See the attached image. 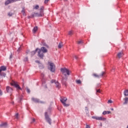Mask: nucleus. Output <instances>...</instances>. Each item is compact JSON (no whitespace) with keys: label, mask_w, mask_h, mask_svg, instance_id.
Listing matches in <instances>:
<instances>
[{"label":"nucleus","mask_w":128,"mask_h":128,"mask_svg":"<svg viewBox=\"0 0 128 128\" xmlns=\"http://www.w3.org/2000/svg\"><path fill=\"white\" fill-rule=\"evenodd\" d=\"M60 72L65 77H62V82L63 86H64L66 88V86L68 83L66 82L68 81V76H70V71L66 68H61Z\"/></svg>","instance_id":"1"},{"label":"nucleus","mask_w":128,"mask_h":128,"mask_svg":"<svg viewBox=\"0 0 128 128\" xmlns=\"http://www.w3.org/2000/svg\"><path fill=\"white\" fill-rule=\"evenodd\" d=\"M46 52H48V50L44 47H42L40 49H38V56L40 58H44V53L46 54Z\"/></svg>","instance_id":"2"},{"label":"nucleus","mask_w":128,"mask_h":128,"mask_svg":"<svg viewBox=\"0 0 128 128\" xmlns=\"http://www.w3.org/2000/svg\"><path fill=\"white\" fill-rule=\"evenodd\" d=\"M48 68L52 72H54L56 70V65L53 62H48Z\"/></svg>","instance_id":"3"},{"label":"nucleus","mask_w":128,"mask_h":128,"mask_svg":"<svg viewBox=\"0 0 128 128\" xmlns=\"http://www.w3.org/2000/svg\"><path fill=\"white\" fill-rule=\"evenodd\" d=\"M4 70H6V66H1L0 68V78L2 76H4V78L6 76V74L5 73H2V72H4Z\"/></svg>","instance_id":"4"},{"label":"nucleus","mask_w":128,"mask_h":128,"mask_svg":"<svg viewBox=\"0 0 128 128\" xmlns=\"http://www.w3.org/2000/svg\"><path fill=\"white\" fill-rule=\"evenodd\" d=\"M66 100H68V98L66 97H62L60 99V101L64 106H69L70 104H66Z\"/></svg>","instance_id":"5"},{"label":"nucleus","mask_w":128,"mask_h":128,"mask_svg":"<svg viewBox=\"0 0 128 128\" xmlns=\"http://www.w3.org/2000/svg\"><path fill=\"white\" fill-rule=\"evenodd\" d=\"M106 74V72H102L100 74H98L96 73H93L92 76H94V78H102Z\"/></svg>","instance_id":"6"},{"label":"nucleus","mask_w":128,"mask_h":128,"mask_svg":"<svg viewBox=\"0 0 128 128\" xmlns=\"http://www.w3.org/2000/svg\"><path fill=\"white\" fill-rule=\"evenodd\" d=\"M44 116H45V119L46 120V122H48L50 124H52V120L48 116V112H45Z\"/></svg>","instance_id":"7"},{"label":"nucleus","mask_w":128,"mask_h":128,"mask_svg":"<svg viewBox=\"0 0 128 128\" xmlns=\"http://www.w3.org/2000/svg\"><path fill=\"white\" fill-rule=\"evenodd\" d=\"M92 118L94 120H106V118H104L102 116H92Z\"/></svg>","instance_id":"8"},{"label":"nucleus","mask_w":128,"mask_h":128,"mask_svg":"<svg viewBox=\"0 0 128 128\" xmlns=\"http://www.w3.org/2000/svg\"><path fill=\"white\" fill-rule=\"evenodd\" d=\"M11 86H15V88H16L17 90H22V88H20V85H18L16 82H14L11 83Z\"/></svg>","instance_id":"9"},{"label":"nucleus","mask_w":128,"mask_h":128,"mask_svg":"<svg viewBox=\"0 0 128 128\" xmlns=\"http://www.w3.org/2000/svg\"><path fill=\"white\" fill-rule=\"evenodd\" d=\"M44 16V13H40V14L38 12L36 13H34L32 14V16L33 18H34V16Z\"/></svg>","instance_id":"10"},{"label":"nucleus","mask_w":128,"mask_h":128,"mask_svg":"<svg viewBox=\"0 0 128 128\" xmlns=\"http://www.w3.org/2000/svg\"><path fill=\"white\" fill-rule=\"evenodd\" d=\"M16 2V0H7L5 2V5L8 6L10 4H12V2Z\"/></svg>","instance_id":"11"},{"label":"nucleus","mask_w":128,"mask_h":128,"mask_svg":"<svg viewBox=\"0 0 128 128\" xmlns=\"http://www.w3.org/2000/svg\"><path fill=\"white\" fill-rule=\"evenodd\" d=\"M6 90L7 92H9L10 94V92H12V88H10L9 86H7L6 88Z\"/></svg>","instance_id":"12"},{"label":"nucleus","mask_w":128,"mask_h":128,"mask_svg":"<svg viewBox=\"0 0 128 128\" xmlns=\"http://www.w3.org/2000/svg\"><path fill=\"white\" fill-rule=\"evenodd\" d=\"M124 102L123 103L124 104H128V97H126L125 98H124Z\"/></svg>","instance_id":"13"},{"label":"nucleus","mask_w":128,"mask_h":128,"mask_svg":"<svg viewBox=\"0 0 128 128\" xmlns=\"http://www.w3.org/2000/svg\"><path fill=\"white\" fill-rule=\"evenodd\" d=\"M122 56H124V53H122V52H120L118 53V54H117V56L119 58H122Z\"/></svg>","instance_id":"14"},{"label":"nucleus","mask_w":128,"mask_h":128,"mask_svg":"<svg viewBox=\"0 0 128 128\" xmlns=\"http://www.w3.org/2000/svg\"><path fill=\"white\" fill-rule=\"evenodd\" d=\"M32 100H33V102H40V100L38 98H32Z\"/></svg>","instance_id":"15"},{"label":"nucleus","mask_w":128,"mask_h":128,"mask_svg":"<svg viewBox=\"0 0 128 128\" xmlns=\"http://www.w3.org/2000/svg\"><path fill=\"white\" fill-rule=\"evenodd\" d=\"M8 126V124H6V122H4V123H2V124H1L0 125V126L3 127V128H6V126Z\"/></svg>","instance_id":"16"},{"label":"nucleus","mask_w":128,"mask_h":128,"mask_svg":"<svg viewBox=\"0 0 128 128\" xmlns=\"http://www.w3.org/2000/svg\"><path fill=\"white\" fill-rule=\"evenodd\" d=\"M55 84H56V87L58 88H60V83H58V82H56Z\"/></svg>","instance_id":"17"},{"label":"nucleus","mask_w":128,"mask_h":128,"mask_svg":"<svg viewBox=\"0 0 128 128\" xmlns=\"http://www.w3.org/2000/svg\"><path fill=\"white\" fill-rule=\"evenodd\" d=\"M38 49L36 48V50L32 51L31 52L32 56H34V54H36V52H38Z\"/></svg>","instance_id":"18"},{"label":"nucleus","mask_w":128,"mask_h":128,"mask_svg":"<svg viewBox=\"0 0 128 128\" xmlns=\"http://www.w3.org/2000/svg\"><path fill=\"white\" fill-rule=\"evenodd\" d=\"M124 94L126 96H128V90H125L124 92Z\"/></svg>","instance_id":"19"},{"label":"nucleus","mask_w":128,"mask_h":128,"mask_svg":"<svg viewBox=\"0 0 128 128\" xmlns=\"http://www.w3.org/2000/svg\"><path fill=\"white\" fill-rule=\"evenodd\" d=\"M64 46V45H62V43L61 42L59 43V44L58 46V48H62Z\"/></svg>","instance_id":"20"},{"label":"nucleus","mask_w":128,"mask_h":128,"mask_svg":"<svg viewBox=\"0 0 128 128\" xmlns=\"http://www.w3.org/2000/svg\"><path fill=\"white\" fill-rule=\"evenodd\" d=\"M36 30H38V26H35L33 29V32H36Z\"/></svg>","instance_id":"21"},{"label":"nucleus","mask_w":128,"mask_h":128,"mask_svg":"<svg viewBox=\"0 0 128 128\" xmlns=\"http://www.w3.org/2000/svg\"><path fill=\"white\" fill-rule=\"evenodd\" d=\"M44 10V6H42L40 10V14H44V11H42Z\"/></svg>","instance_id":"22"},{"label":"nucleus","mask_w":128,"mask_h":128,"mask_svg":"<svg viewBox=\"0 0 128 128\" xmlns=\"http://www.w3.org/2000/svg\"><path fill=\"white\" fill-rule=\"evenodd\" d=\"M24 8H22V13L24 14V16H26V13L24 12Z\"/></svg>","instance_id":"23"},{"label":"nucleus","mask_w":128,"mask_h":128,"mask_svg":"<svg viewBox=\"0 0 128 128\" xmlns=\"http://www.w3.org/2000/svg\"><path fill=\"white\" fill-rule=\"evenodd\" d=\"M76 84H82V81H80V80H76Z\"/></svg>","instance_id":"24"},{"label":"nucleus","mask_w":128,"mask_h":128,"mask_svg":"<svg viewBox=\"0 0 128 128\" xmlns=\"http://www.w3.org/2000/svg\"><path fill=\"white\" fill-rule=\"evenodd\" d=\"M40 6H38V5H36V6L34 7V10H38Z\"/></svg>","instance_id":"25"},{"label":"nucleus","mask_w":128,"mask_h":128,"mask_svg":"<svg viewBox=\"0 0 128 128\" xmlns=\"http://www.w3.org/2000/svg\"><path fill=\"white\" fill-rule=\"evenodd\" d=\"M72 34H73L72 31H70V32H68V34L69 36H72Z\"/></svg>","instance_id":"26"},{"label":"nucleus","mask_w":128,"mask_h":128,"mask_svg":"<svg viewBox=\"0 0 128 128\" xmlns=\"http://www.w3.org/2000/svg\"><path fill=\"white\" fill-rule=\"evenodd\" d=\"M83 44V42L82 40H79L78 42V44Z\"/></svg>","instance_id":"27"},{"label":"nucleus","mask_w":128,"mask_h":128,"mask_svg":"<svg viewBox=\"0 0 128 128\" xmlns=\"http://www.w3.org/2000/svg\"><path fill=\"white\" fill-rule=\"evenodd\" d=\"M12 14H14L10 12L9 13H8V16H12Z\"/></svg>","instance_id":"28"},{"label":"nucleus","mask_w":128,"mask_h":128,"mask_svg":"<svg viewBox=\"0 0 128 128\" xmlns=\"http://www.w3.org/2000/svg\"><path fill=\"white\" fill-rule=\"evenodd\" d=\"M15 118H16V120H18V114H16L15 115Z\"/></svg>","instance_id":"29"},{"label":"nucleus","mask_w":128,"mask_h":128,"mask_svg":"<svg viewBox=\"0 0 128 128\" xmlns=\"http://www.w3.org/2000/svg\"><path fill=\"white\" fill-rule=\"evenodd\" d=\"M2 96V91L0 89V96Z\"/></svg>","instance_id":"30"},{"label":"nucleus","mask_w":128,"mask_h":128,"mask_svg":"<svg viewBox=\"0 0 128 128\" xmlns=\"http://www.w3.org/2000/svg\"><path fill=\"white\" fill-rule=\"evenodd\" d=\"M108 104H112V100H108Z\"/></svg>","instance_id":"31"},{"label":"nucleus","mask_w":128,"mask_h":128,"mask_svg":"<svg viewBox=\"0 0 128 128\" xmlns=\"http://www.w3.org/2000/svg\"><path fill=\"white\" fill-rule=\"evenodd\" d=\"M107 114L106 111H104L103 112H102V114H104V116L106 115V114Z\"/></svg>","instance_id":"32"},{"label":"nucleus","mask_w":128,"mask_h":128,"mask_svg":"<svg viewBox=\"0 0 128 128\" xmlns=\"http://www.w3.org/2000/svg\"><path fill=\"white\" fill-rule=\"evenodd\" d=\"M48 2H50V0H45L44 2V4H48Z\"/></svg>","instance_id":"33"},{"label":"nucleus","mask_w":128,"mask_h":128,"mask_svg":"<svg viewBox=\"0 0 128 128\" xmlns=\"http://www.w3.org/2000/svg\"><path fill=\"white\" fill-rule=\"evenodd\" d=\"M26 92H28V94H30V90L28 88L26 89Z\"/></svg>","instance_id":"34"},{"label":"nucleus","mask_w":128,"mask_h":128,"mask_svg":"<svg viewBox=\"0 0 128 128\" xmlns=\"http://www.w3.org/2000/svg\"><path fill=\"white\" fill-rule=\"evenodd\" d=\"M96 92H100V90H96Z\"/></svg>","instance_id":"35"},{"label":"nucleus","mask_w":128,"mask_h":128,"mask_svg":"<svg viewBox=\"0 0 128 128\" xmlns=\"http://www.w3.org/2000/svg\"><path fill=\"white\" fill-rule=\"evenodd\" d=\"M11 58H12V55L11 54L10 55V59L11 60Z\"/></svg>","instance_id":"36"},{"label":"nucleus","mask_w":128,"mask_h":128,"mask_svg":"<svg viewBox=\"0 0 128 128\" xmlns=\"http://www.w3.org/2000/svg\"><path fill=\"white\" fill-rule=\"evenodd\" d=\"M24 60H25V62H28V58H24Z\"/></svg>","instance_id":"37"},{"label":"nucleus","mask_w":128,"mask_h":128,"mask_svg":"<svg viewBox=\"0 0 128 128\" xmlns=\"http://www.w3.org/2000/svg\"><path fill=\"white\" fill-rule=\"evenodd\" d=\"M50 82H51V84H54V80H52L50 81Z\"/></svg>","instance_id":"38"},{"label":"nucleus","mask_w":128,"mask_h":128,"mask_svg":"<svg viewBox=\"0 0 128 128\" xmlns=\"http://www.w3.org/2000/svg\"><path fill=\"white\" fill-rule=\"evenodd\" d=\"M86 128H90V127L88 125H86Z\"/></svg>","instance_id":"39"},{"label":"nucleus","mask_w":128,"mask_h":128,"mask_svg":"<svg viewBox=\"0 0 128 128\" xmlns=\"http://www.w3.org/2000/svg\"><path fill=\"white\" fill-rule=\"evenodd\" d=\"M106 112H107V114H110V111H106Z\"/></svg>","instance_id":"40"},{"label":"nucleus","mask_w":128,"mask_h":128,"mask_svg":"<svg viewBox=\"0 0 128 128\" xmlns=\"http://www.w3.org/2000/svg\"><path fill=\"white\" fill-rule=\"evenodd\" d=\"M36 122V119L33 118L32 122Z\"/></svg>","instance_id":"41"},{"label":"nucleus","mask_w":128,"mask_h":128,"mask_svg":"<svg viewBox=\"0 0 128 128\" xmlns=\"http://www.w3.org/2000/svg\"><path fill=\"white\" fill-rule=\"evenodd\" d=\"M19 50H20V48H18V52Z\"/></svg>","instance_id":"42"},{"label":"nucleus","mask_w":128,"mask_h":128,"mask_svg":"<svg viewBox=\"0 0 128 128\" xmlns=\"http://www.w3.org/2000/svg\"><path fill=\"white\" fill-rule=\"evenodd\" d=\"M40 102L41 104H44V102Z\"/></svg>","instance_id":"43"},{"label":"nucleus","mask_w":128,"mask_h":128,"mask_svg":"<svg viewBox=\"0 0 128 128\" xmlns=\"http://www.w3.org/2000/svg\"><path fill=\"white\" fill-rule=\"evenodd\" d=\"M18 0H15V2H18Z\"/></svg>","instance_id":"44"},{"label":"nucleus","mask_w":128,"mask_h":128,"mask_svg":"<svg viewBox=\"0 0 128 128\" xmlns=\"http://www.w3.org/2000/svg\"><path fill=\"white\" fill-rule=\"evenodd\" d=\"M110 110H114V108H112Z\"/></svg>","instance_id":"45"},{"label":"nucleus","mask_w":128,"mask_h":128,"mask_svg":"<svg viewBox=\"0 0 128 128\" xmlns=\"http://www.w3.org/2000/svg\"><path fill=\"white\" fill-rule=\"evenodd\" d=\"M76 60H78V57L77 56H75Z\"/></svg>","instance_id":"46"},{"label":"nucleus","mask_w":128,"mask_h":128,"mask_svg":"<svg viewBox=\"0 0 128 128\" xmlns=\"http://www.w3.org/2000/svg\"><path fill=\"white\" fill-rule=\"evenodd\" d=\"M36 62H40L38 61H36Z\"/></svg>","instance_id":"47"},{"label":"nucleus","mask_w":128,"mask_h":128,"mask_svg":"<svg viewBox=\"0 0 128 128\" xmlns=\"http://www.w3.org/2000/svg\"><path fill=\"white\" fill-rule=\"evenodd\" d=\"M127 128H128V126H127Z\"/></svg>","instance_id":"48"}]
</instances>
